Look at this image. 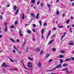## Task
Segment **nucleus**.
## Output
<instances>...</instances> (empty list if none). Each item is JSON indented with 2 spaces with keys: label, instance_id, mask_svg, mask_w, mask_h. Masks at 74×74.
Wrapping results in <instances>:
<instances>
[{
  "label": "nucleus",
  "instance_id": "obj_1",
  "mask_svg": "<svg viewBox=\"0 0 74 74\" xmlns=\"http://www.w3.org/2000/svg\"><path fill=\"white\" fill-rule=\"evenodd\" d=\"M61 67H62V64H59L58 65L56 66V67L54 68L53 69L48 70L47 71H53V70H56V69H60Z\"/></svg>",
  "mask_w": 74,
  "mask_h": 74
},
{
  "label": "nucleus",
  "instance_id": "obj_2",
  "mask_svg": "<svg viewBox=\"0 0 74 74\" xmlns=\"http://www.w3.org/2000/svg\"><path fill=\"white\" fill-rule=\"evenodd\" d=\"M2 66L3 67H10L9 65H6V64L5 63H3Z\"/></svg>",
  "mask_w": 74,
  "mask_h": 74
},
{
  "label": "nucleus",
  "instance_id": "obj_3",
  "mask_svg": "<svg viewBox=\"0 0 74 74\" xmlns=\"http://www.w3.org/2000/svg\"><path fill=\"white\" fill-rule=\"evenodd\" d=\"M62 71H66V73H67V72H68V69H67V68H66L64 69H62Z\"/></svg>",
  "mask_w": 74,
  "mask_h": 74
},
{
  "label": "nucleus",
  "instance_id": "obj_4",
  "mask_svg": "<svg viewBox=\"0 0 74 74\" xmlns=\"http://www.w3.org/2000/svg\"><path fill=\"white\" fill-rule=\"evenodd\" d=\"M19 33L20 34L19 36H20L21 37H22V35L21 34L22 33V32H21V29L19 30Z\"/></svg>",
  "mask_w": 74,
  "mask_h": 74
},
{
  "label": "nucleus",
  "instance_id": "obj_5",
  "mask_svg": "<svg viewBox=\"0 0 74 74\" xmlns=\"http://www.w3.org/2000/svg\"><path fill=\"white\" fill-rule=\"evenodd\" d=\"M36 51L37 52H40L41 50L39 49V48L37 47L36 49Z\"/></svg>",
  "mask_w": 74,
  "mask_h": 74
},
{
  "label": "nucleus",
  "instance_id": "obj_6",
  "mask_svg": "<svg viewBox=\"0 0 74 74\" xmlns=\"http://www.w3.org/2000/svg\"><path fill=\"white\" fill-rule=\"evenodd\" d=\"M5 32H7V31L8 30V29H7V26H5Z\"/></svg>",
  "mask_w": 74,
  "mask_h": 74
},
{
  "label": "nucleus",
  "instance_id": "obj_7",
  "mask_svg": "<svg viewBox=\"0 0 74 74\" xmlns=\"http://www.w3.org/2000/svg\"><path fill=\"white\" fill-rule=\"evenodd\" d=\"M38 66L39 67H40L41 66V63L40 62H39L38 64Z\"/></svg>",
  "mask_w": 74,
  "mask_h": 74
},
{
  "label": "nucleus",
  "instance_id": "obj_8",
  "mask_svg": "<svg viewBox=\"0 0 74 74\" xmlns=\"http://www.w3.org/2000/svg\"><path fill=\"white\" fill-rule=\"evenodd\" d=\"M53 41H54V39H53L50 41V42L49 43V45L51 44V43H52V42Z\"/></svg>",
  "mask_w": 74,
  "mask_h": 74
},
{
  "label": "nucleus",
  "instance_id": "obj_9",
  "mask_svg": "<svg viewBox=\"0 0 74 74\" xmlns=\"http://www.w3.org/2000/svg\"><path fill=\"white\" fill-rule=\"evenodd\" d=\"M29 66L31 68H32V64L31 63H29Z\"/></svg>",
  "mask_w": 74,
  "mask_h": 74
},
{
  "label": "nucleus",
  "instance_id": "obj_10",
  "mask_svg": "<svg viewBox=\"0 0 74 74\" xmlns=\"http://www.w3.org/2000/svg\"><path fill=\"white\" fill-rule=\"evenodd\" d=\"M18 11H19V9H17V10L16 11L15 14V15H16V14H18Z\"/></svg>",
  "mask_w": 74,
  "mask_h": 74
},
{
  "label": "nucleus",
  "instance_id": "obj_11",
  "mask_svg": "<svg viewBox=\"0 0 74 74\" xmlns=\"http://www.w3.org/2000/svg\"><path fill=\"white\" fill-rule=\"evenodd\" d=\"M69 60L71 61V58H68L65 60V61H69Z\"/></svg>",
  "mask_w": 74,
  "mask_h": 74
},
{
  "label": "nucleus",
  "instance_id": "obj_12",
  "mask_svg": "<svg viewBox=\"0 0 74 74\" xmlns=\"http://www.w3.org/2000/svg\"><path fill=\"white\" fill-rule=\"evenodd\" d=\"M50 54H48L46 55V57H45V58H48V57H49V56H50Z\"/></svg>",
  "mask_w": 74,
  "mask_h": 74
},
{
  "label": "nucleus",
  "instance_id": "obj_13",
  "mask_svg": "<svg viewBox=\"0 0 74 74\" xmlns=\"http://www.w3.org/2000/svg\"><path fill=\"white\" fill-rule=\"evenodd\" d=\"M44 29H42L41 30V32L42 34H43V33H44Z\"/></svg>",
  "mask_w": 74,
  "mask_h": 74
},
{
  "label": "nucleus",
  "instance_id": "obj_14",
  "mask_svg": "<svg viewBox=\"0 0 74 74\" xmlns=\"http://www.w3.org/2000/svg\"><path fill=\"white\" fill-rule=\"evenodd\" d=\"M69 45H74V43L72 42L69 43Z\"/></svg>",
  "mask_w": 74,
  "mask_h": 74
},
{
  "label": "nucleus",
  "instance_id": "obj_15",
  "mask_svg": "<svg viewBox=\"0 0 74 74\" xmlns=\"http://www.w3.org/2000/svg\"><path fill=\"white\" fill-rule=\"evenodd\" d=\"M35 0H31V2L32 4H34V3H35Z\"/></svg>",
  "mask_w": 74,
  "mask_h": 74
},
{
  "label": "nucleus",
  "instance_id": "obj_16",
  "mask_svg": "<svg viewBox=\"0 0 74 74\" xmlns=\"http://www.w3.org/2000/svg\"><path fill=\"white\" fill-rule=\"evenodd\" d=\"M22 18L23 19H25V15H24V13H23Z\"/></svg>",
  "mask_w": 74,
  "mask_h": 74
},
{
  "label": "nucleus",
  "instance_id": "obj_17",
  "mask_svg": "<svg viewBox=\"0 0 74 74\" xmlns=\"http://www.w3.org/2000/svg\"><path fill=\"white\" fill-rule=\"evenodd\" d=\"M28 59L31 61L33 60V58H31L30 57L28 58Z\"/></svg>",
  "mask_w": 74,
  "mask_h": 74
},
{
  "label": "nucleus",
  "instance_id": "obj_18",
  "mask_svg": "<svg viewBox=\"0 0 74 74\" xmlns=\"http://www.w3.org/2000/svg\"><path fill=\"white\" fill-rule=\"evenodd\" d=\"M14 48L15 49H16V51H18V49H17V48L16 47H15V46H14Z\"/></svg>",
  "mask_w": 74,
  "mask_h": 74
},
{
  "label": "nucleus",
  "instance_id": "obj_19",
  "mask_svg": "<svg viewBox=\"0 0 74 74\" xmlns=\"http://www.w3.org/2000/svg\"><path fill=\"white\" fill-rule=\"evenodd\" d=\"M17 7L16 6H14L13 8L14 10H16Z\"/></svg>",
  "mask_w": 74,
  "mask_h": 74
},
{
  "label": "nucleus",
  "instance_id": "obj_20",
  "mask_svg": "<svg viewBox=\"0 0 74 74\" xmlns=\"http://www.w3.org/2000/svg\"><path fill=\"white\" fill-rule=\"evenodd\" d=\"M27 32L28 33H29V34H30L32 33V32H31V31L29 30H28L27 31Z\"/></svg>",
  "mask_w": 74,
  "mask_h": 74
},
{
  "label": "nucleus",
  "instance_id": "obj_21",
  "mask_svg": "<svg viewBox=\"0 0 74 74\" xmlns=\"http://www.w3.org/2000/svg\"><path fill=\"white\" fill-rule=\"evenodd\" d=\"M60 64H62V63H63V60L62 59H60Z\"/></svg>",
  "mask_w": 74,
  "mask_h": 74
},
{
  "label": "nucleus",
  "instance_id": "obj_22",
  "mask_svg": "<svg viewBox=\"0 0 74 74\" xmlns=\"http://www.w3.org/2000/svg\"><path fill=\"white\" fill-rule=\"evenodd\" d=\"M68 65V64H63V66L64 67H65V66H67Z\"/></svg>",
  "mask_w": 74,
  "mask_h": 74
},
{
  "label": "nucleus",
  "instance_id": "obj_23",
  "mask_svg": "<svg viewBox=\"0 0 74 74\" xmlns=\"http://www.w3.org/2000/svg\"><path fill=\"white\" fill-rule=\"evenodd\" d=\"M59 56L60 58H63V56L62 55H60Z\"/></svg>",
  "mask_w": 74,
  "mask_h": 74
},
{
  "label": "nucleus",
  "instance_id": "obj_24",
  "mask_svg": "<svg viewBox=\"0 0 74 74\" xmlns=\"http://www.w3.org/2000/svg\"><path fill=\"white\" fill-rule=\"evenodd\" d=\"M52 51H56V49L54 47L52 49Z\"/></svg>",
  "mask_w": 74,
  "mask_h": 74
},
{
  "label": "nucleus",
  "instance_id": "obj_25",
  "mask_svg": "<svg viewBox=\"0 0 74 74\" xmlns=\"http://www.w3.org/2000/svg\"><path fill=\"white\" fill-rule=\"evenodd\" d=\"M10 40L11 41L13 42H15V41L14 40L11 38H10Z\"/></svg>",
  "mask_w": 74,
  "mask_h": 74
},
{
  "label": "nucleus",
  "instance_id": "obj_26",
  "mask_svg": "<svg viewBox=\"0 0 74 74\" xmlns=\"http://www.w3.org/2000/svg\"><path fill=\"white\" fill-rule=\"evenodd\" d=\"M56 13L57 15H59V11L58 10L56 12Z\"/></svg>",
  "mask_w": 74,
  "mask_h": 74
},
{
  "label": "nucleus",
  "instance_id": "obj_27",
  "mask_svg": "<svg viewBox=\"0 0 74 74\" xmlns=\"http://www.w3.org/2000/svg\"><path fill=\"white\" fill-rule=\"evenodd\" d=\"M65 36H64V35H63L61 37V40L62 41H63V38H64V37Z\"/></svg>",
  "mask_w": 74,
  "mask_h": 74
},
{
  "label": "nucleus",
  "instance_id": "obj_28",
  "mask_svg": "<svg viewBox=\"0 0 74 74\" xmlns=\"http://www.w3.org/2000/svg\"><path fill=\"white\" fill-rule=\"evenodd\" d=\"M43 50L41 51L40 53V55H42V53H43Z\"/></svg>",
  "mask_w": 74,
  "mask_h": 74
},
{
  "label": "nucleus",
  "instance_id": "obj_29",
  "mask_svg": "<svg viewBox=\"0 0 74 74\" xmlns=\"http://www.w3.org/2000/svg\"><path fill=\"white\" fill-rule=\"evenodd\" d=\"M70 20H68V21H66V23H67V24H68V23H69L70 22Z\"/></svg>",
  "mask_w": 74,
  "mask_h": 74
},
{
  "label": "nucleus",
  "instance_id": "obj_30",
  "mask_svg": "<svg viewBox=\"0 0 74 74\" xmlns=\"http://www.w3.org/2000/svg\"><path fill=\"white\" fill-rule=\"evenodd\" d=\"M72 72H73V71H70V72H69V70H68V72H67V73L68 74H69V73H72Z\"/></svg>",
  "mask_w": 74,
  "mask_h": 74
},
{
  "label": "nucleus",
  "instance_id": "obj_31",
  "mask_svg": "<svg viewBox=\"0 0 74 74\" xmlns=\"http://www.w3.org/2000/svg\"><path fill=\"white\" fill-rule=\"evenodd\" d=\"M10 27L12 28V29H14V28L15 27V26H14V25L11 26H10Z\"/></svg>",
  "mask_w": 74,
  "mask_h": 74
},
{
  "label": "nucleus",
  "instance_id": "obj_32",
  "mask_svg": "<svg viewBox=\"0 0 74 74\" xmlns=\"http://www.w3.org/2000/svg\"><path fill=\"white\" fill-rule=\"evenodd\" d=\"M8 58H9V59H10V61L11 62H14V60H13L11 59V58L8 57Z\"/></svg>",
  "mask_w": 74,
  "mask_h": 74
},
{
  "label": "nucleus",
  "instance_id": "obj_33",
  "mask_svg": "<svg viewBox=\"0 0 74 74\" xmlns=\"http://www.w3.org/2000/svg\"><path fill=\"white\" fill-rule=\"evenodd\" d=\"M64 27V26H58V27L60 28H63Z\"/></svg>",
  "mask_w": 74,
  "mask_h": 74
},
{
  "label": "nucleus",
  "instance_id": "obj_34",
  "mask_svg": "<svg viewBox=\"0 0 74 74\" xmlns=\"http://www.w3.org/2000/svg\"><path fill=\"white\" fill-rule=\"evenodd\" d=\"M51 34V30H49V31L48 35V36H49V34Z\"/></svg>",
  "mask_w": 74,
  "mask_h": 74
},
{
  "label": "nucleus",
  "instance_id": "obj_35",
  "mask_svg": "<svg viewBox=\"0 0 74 74\" xmlns=\"http://www.w3.org/2000/svg\"><path fill=\"white\" fill-rule=\"evenodd\" d=\"M71 28H70V29H69V32H72V30H71Z\"/></svg>",
  "mask_w": 74,
  "mask_h": 74
},
{
  "label": "nucleus",
  "instance_id": "obj_36",
  "mask_svg": "<svg viewBox=\"0 0 74 74\" xmlns=\"http://www.w3.org/2000/svg\"><path fill=\"white\" fill-rule=\"evenodd\" d=\"M39 23L40 24V25L41 26V25H42V24H41V21H39Z\"/></svg>",
  "mask_w": 74,
  "mask_h": 74
},
{
  "label": "nucleus",
  "instance_id": "obj_37",
  "mask_svg": "<svg viewBox=\"0 0 74 74\" xmlns=\"http://www.w3.org/2000/svg\"><path fill=\"white\" fill-rule=\"evenodd\" d=\"M18 23V21H16L14 23L15 25H16Z\"/></svg>",
  "mask_w": 74,
  "mask_h": 74
},
{
  "label": "nucleus",
  "instance_id": "obj_38",
  "mask_svg": "<svg viewBox=\"0 0 74 74\" xmlns=\"http://www.w3.org/2000/svg\"><path fill=\"white\" fill-rule=\"evenodd\" d=\"M40 6L41 7H43V4H42V3H40Z\"/></svg>",
  "mask_w": 74,
  "mask_h": 74
},
{
  "label": "nucleus",
  "instance_id": "obj_39",
  "mask_svg": "<svg viewBox=\"0 0 74 74\" xmlns=\"http://www.w3.org/2000/svg\"><path fill=\"white\" fill-rule=\"evenodd\" d=\"M52 61H53V60H52V59H51L49 60V62H52Z\"/></svg>",
  "mask_w": 74,
  "mask_h": 74
},
{
  "label": "nucleus",
  "instance_id": "obj_40",
  "mask_svg": "<svg viewBox=\"0 0 74 74\" xmlns=\"http://www.w3.org/2000/svg\"><path fill=\"white\" fill-rule=\"evenodd\" d=\"M61 53H65V52L64 51H63V50H61Z\"/></svg>",
  "mask_w": 74,
  "mask_h": 74
},
{
  "label": "nucleus",
  "instance_id": "obj_41",
  "mask_svg": "<svg viewBox=\"0 0 74 74\" xmlns=\"http://www.w3.org/2000/svg\"><path fill=\"white\" fill-rule=\"evenodd\" d=\"M31 16H34V17L35 16V15L33 14H31Z\"/></svg>",
  "mask_w": 74,
  "mask_h": 74
},
{
  "label": "nucleus",
  "instance_id": "obj_42",
  "mask_svg": "<svg viewBox=\"0 0 74 74\" xmlns=\"http://www.w3.org/2000/svg\"><path fill=\"white\" fill-rule=\"evenodd\" d=\"M47 25V23H45L44 24V26H46Z\"/></svg>",
  "mask_w": 74,
  "mask_h": 74
},
{
  "label": "nucleus",
  "instance_id": "obj_43",
  "mask_svg": "<svg viewBox=\"0 0 74 74\" xmlns=\"http://www.w3.org/2000/svg\"><path fill=\"white\" fill-rule=\"evenodd\" d=\"M40 18V17L38 16H36V19H38V18Z\"/></svg>",
  "mask_w": 74,
  "mask_h": 74
},
{
  "label": "nucleus",
  "instance_id": "obj_44",
  "mask_svg": "<svg viewBox=\"0 0 74 74\" xmlns=\"http://www.w3.org/2000/svg\"><path fill=\"white\" fill-rule=\"evenodd\" d=\"M32 31L34 32V33H35V32H36V31H35L34 29H33Z\"/></svg>",
  "mask_w": 74,
  "mask_h": 74
},
{
  "label": "nucleus",
  "instance_id": "obj_45",
  "mask_svg": "<svg viewBox=\"0 0 74 74\" xmlns=\"http://www.w3.org/2000/svg\"><path fill=\"white\" fill-rule=\"evenodd\" d=\"M47 7L49 8H50V5H49V4H47Z\"/></svg>",
  "mask_w": 74,
  "mask_h": 74
},
{
  "label": "nucleus",
  "instance_id": "obj_46",
  "mask_svg": "<svg viewBox=\"0 0 74 74\" xmlns=\"http://www.w3.org/2000/svg\"><path fill=\"white\" fill-rule=\"evenodd\" d=\"M40 4V1H38L37 3V5H38Z\"/></svg>",
  "mask_w": 74,
  "mask_h": 74
},
{
  "label": "nucleus",
  "instance_id": "obj_47",
  "mask_svg": "<svg viewBox=\"0 0 74 74\" xmlns=\"http://www.w3.org/2000/svg\"><path fill=\"white\" fill-rule=\"evenodd\" d=\"M33 25L34 27H36V25L33 24Z\"/></svg>",
  "mask_w": 74,
  "mask_h": 74
},
{
  "label": "nucleus",
  "instance_id": "obj_48",
  "mask_svg": "<svg viewBox=\"0 0 74 74\" xmlns=\"http://www.w3.org/2000/svg\"><path fill=\"white\" fill-rule=\"evenodd\" d=\"M0 19H1V20H2V19H3V17H2L1 16L0 17Z\"/></svg>",
  "mask_w": 74,
  "mask_h": 74
},
{
  "label": "nucleus",
  "instance_id": "obj_49",
  "mask_svg": "<svg viewBox=\"0 0 74 74\" xmlns=\"http://www.w3.org/2000/svg\"><path fill=\"white\" fill-rule=\"evenodd\" d=\"M71 59L73 60H74V58L73 57H71Z\"/></svg>",
  "mask_w": 74,
  "mask_h": 74
},
{
  "label": "nucleus",
  "instance_id": "obj_50",
  "mask_svg": "<svg viewBox=\"0 0 74 74\" xmlns=\"http://www.w3.org/2000/svg\"><path fill=\"white\" fill-rule=\"evenodd\" d=\"M16 41L18 42H19V39H17Z\"/></svg>",
  "mask_w": 74,
  "mask_h": 74
},
{
  "label": "nucleus",
  "instance_id": "obj_51",
  "mask_svg": "<svg viewBox=\"0 0 74 74\" xmlns=\"http://www.w3.org/2000/svg\"><path fill=\"white\" fill-rule=\"evenodd\" d=\"M66 34V32H65L64 34V36H65V35Z\"/></svg>",
  "mask_w": 74,
  "mask_h": 74
},
{
  "label": "nucleus",
  "instance_id": "obj_52",
  "mask_svg": "<svg viewBox=\"0 0 74 74\" xmlns=\"http://www.w3.org/2000/svg\"><path fill=\"white\" fill-rule=\"evenodd\" d=\"M65 16V14H63L62 15V16Z\"/></svg>",
  "mask_w": 74,
  "mask_h": 74
},
{
  "label": "nucleus",
  "instance_id": "obj_53",
  "mask_svg": "<svg viewBox=\"0 0 74 74\" xmlns=\"http://www.w3.org/2000/svg\"><path fill=\"white\" fill-rule=\"evenodd\" d=\"M49 35H48L47 37H46V39H47V38H48V37H49Z\"/></svg>",
  "mask_w": 74,
  "mask_h": 74
},
{
  "label": "nucleus",
  "instance_id": "obj_54",
  "mask_svg": "<svg viewBox=\"0 0 74 74\" xmlns=\"http://www.w3.org/2000/svg\"><path fill=\"white\" fill-rule=\"evenodd\" d=\"M39 13H38L36 16H39Z\"/></svg>",
  "mask_w": 74,
  "mask_h": 74
},
{
  "label": "nucleus",
  "instance_id": "obj_55",
  "mask_svg": "<svg viewBox=\"0 0 74 74\" xmlns=\"http://www.w3.org/2000/svg\"><path fill=\"white\" fill-rule=\"evenodd\" d=\"M12 52H14V53L16 52L15 51V50H13Z\"/></svg>",
  "mask_w": 74,
  "mask_h": 74
},
{
  "label": "nucleus",
  "instance_id": "obj_56",
  "mask_svg": "<svg viewBox=\"0 0 74 74\" xmlns=\"http://www.w3.org/2000/svg\"><path fill=\"white\" fill-rule=\"evenodd\" d=\"M59 0H57L56 2H57V3H58V2H59Z\"/></svg>",
  "mask_w": 74,
  "mask_h": 74
},
{
  "label": "nucleus",
  "instance_id": "obj_57",
  "mask_svg": "<svg viewBox=\"0 0 74 74\" xmlns=\"http://www.w3.org/2000/svg\"><path fill=\"white\" fill-rule=\"evenodd\" d=\"M7 6L8 7H10V5H7Z\"/></svg>",
  "mask_w": 74,
  "mask_h": 74
},
{
  "label": "nucleus",
  "instance_id": "obj_58",
  "mask_svg": "<svg viewBox=\"0 0 74 74\" xmlns=\"http://www.w3.org/2000/svg\"><path fill=\"white\" fill-rule=\"evenodd\" d=\"M72 5L73 6L74 5V3H73L72 4Z\"/></svg>",
  "mask_w": 74,
  "mask_h": 74
},
{
  "label": "nucleus",
  "instance_id": "obj_59",
  "mask_svg": "<svg viewBox=\"0 0 74 74\" xmlns=\"http://www.w3.org/2000/svg\"><path fill=\"white\" fill-rule=\"evenodd\" d=\"M5 26H7V23H5Z\"/></svg>",
  "mask_w": 74,
  "mask_h": 74
},
{
  "label": "nucleus",
  "instance_id": "obj_60",
  "mask_svg": "<svg viewBox=\"0 0 74 74\" xmlns=\"http://www.w3.org/2000/svg\"><path fill=\"white\" fill-rule=\"evenodd\" d=\"M70 27L69 25H68L67 26V28H69V27Z\"/></svg>",
  "mask_w": 74,
  "mask_h": 74
},
{
  "label": "nucleus",
  "instance_id": "obj_61",
  "mask_svg": "<svg viewBox=\"0 0 74 74\" xmlns=\"http://www.w3.org/2000/svg\"><path fill=\"white\" fill-rule=\"evenodd\" d=\"M10 70H14V69H10Z\"/></svg>",
  "mask_w": 74,
  "mask_h": 74
},
{
  "label": "nucleus",
  "instance_id": "obj_62",
  "mask_svg": "<svg viewBox=\"0 0 74 74\" xmlns=\"http://www.w3.org/2000/svg\"><path fill=\"white\" fill-rule=\"evenodd\" d=\"M71 19H73V17L71 16Z\"/></svg>",
  "mask_w": 74,
  "mask_h": 74
},
{
  "label": "nucleus",
  "instance_id": "obj_63",
  "mask_svg": "<svg viewBox=\"0 0 74 74\" xmlns=\"http://www.w3.org/2000/svg\"><path fill=\"white\" fill-rule=\"evenodd\" d=\"M51 74H55V73H51Z\"/></svg>",
  "mask_w": 74,
  "mask_h": 74
},
{
  "label": "nucleus",
  "instance_id": "obj_64",
  "mask_svg": "<svg viewBox=\"0 0 74 74\" xmlns=\"http://www.w3.org/2000/svg\"><path fill=\"white\" fill-rule=\"evenodd\" d=\"M13 70H17V69H14Z\"/></svg>",
  "mask_w": 74,
  "mask_h": 74
}]
</instances>
